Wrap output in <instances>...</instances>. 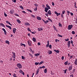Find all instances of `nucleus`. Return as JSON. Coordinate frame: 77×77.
<instances>
[{"label": "nucleus", "instance_id": "1", "mask_svg": "<svg viewBox=\"0 0 77 77\" xmlns=\"http://www.w3.org/2000/svg\"><path fill=\"white\" fill-rule=\"evenodd\" d=\"M17 66L19 68V69H21V68H22V66H21V64L20 63H17Z\"/></svg>", "mask_w": 77, "mask_h": 77}, {"label": "nucleus", "instance_id": "2", "mask_svg": "<svg viewBox=\"0 0 77 77\" xmlns=\"http://www.w3.org/2000/svg\"><path fill=\"white\" fill-rule=\"evenodd\" d=\"M72 27H73L72 25H69L68 26V30H71L72 28Z\"/></svg>", "mask_w": 77, "mask_h": 77}, {"label": "nucleus", "instance_id": "3", "mask_svg": "<svg viewBox=\"0 0 77 77\" xmlns=\"http://www.w3.org/2000/svg\"><path fill=\"white\" fill-rule=\"evenodd\" d=\"M54 13L55 14H56L57 15V17H58V16H59V15H60V13H57V11H55Z\"/></svg>", "mask_w": 77, "mask_h": 77}, {"label": "nucleus", "instance_id": "4", "mask_svg": "<svg viewBox=\"0 0 77 77\" xmlns=\"http://www.w3.org/2000/svg\"><path fill=\"white\" fill-rule=\"evenodd\" d=\"M72 68V65H71L69 68V71H71Z\"/></svg>", "mask_w": 77, "mask_h": 77}, {"label": "nucleus", "instance_id": "5", "mask_svg": "<svg viewBox=\"0 0 77 77\" xmlns=\"http://www.w3.org/2000/svg\"><path fill=\"white\" fill-rule=\"evenodd\" d=\"M19 72L23 74V75H24V73L21 70H19Z\"/></svg>", "mask_w": 77, "mask_h": 77}, {"label": "nucleus", "instance_id": "6", "mask_svg": "<svg viewBox=\"0 0 77 77\" xmlns=\"http://www.w3.org/2000/svg\"><path fill=\"white\" fill-rule=\"evenodd\" d=\"M70 44H71V41H69L67 43V45L68 47H70Z\"/></svg>", "mask_w": 77, "mask_h": 77}, {"label": "nucleus", "instance_id": "7", "mask_svg": "<svg viewBox=\"0 0 77 77\" xmlns=\"http://www.w3.org/2000/svg\"><path fill=\"white\" fill-rule=\"evenodd\" d=\"M49 9L48 8H47V7H46L45 9V12H47V11H48Z\"/></svg>", "mask_w": 77, "mask_h": 77}, {"label": "nucleus", "instance_id": "8", "mask_svg": "<svg viewBox=\"0 0 77 77\" xmlns=\"http://www.w3.org/2000/svg\"><path fill=\"white\" fill-rule=\"evenodd\" d=\"M42 20L45 23V24H47V23H48L49 22L48 20H46V21H45L44 19H42Z\"/></svg>", "mask_w": 77, "mask_h": 77}, {"label": "nucleus", "instance_id": "9", "mask_svg": "<svg viewBox=\"0 0 77 77\" xmlns=\"http://www.w3.org/2000/svg\"><path fill=\"white\" fill-rule=\"evenodd\" d=\"M2 30H3V31H4L5 35L7 34V33L6 32V30L5 29L3 28Z\"/></svg>", "mask_w": 77, "mask_h": 77}, {"label": "nucleus", "instance_id": "10", "mask_svg": "<svg viewBox=\"0 0 77 77\" xmlns=\"http://www.w3.org/2000/svg\"><path fill=\"white\" fill-rule=\"evenodd\" d=\"M10 12L12 14H14V10H10Z\"/></svg>", "mask_w": 77, "mask_h": 77}, {"label": "nucleus", "instance_id": "11", "mask_svg": "<svg viewBox=\"0 0 77 77\" xmlns=\"http://www.w3.org/2000/svg\"><path fill=\"white\" fill-rule=\"evenodd\" d=\"M17 30V29L16 28H14L13 30V32L14 33H15V32Z\"/></svg>", "mask_w": 77, "mask_h": 77}, {"label": "nucleus", "instance_id": "12", "mask_svg": "<svg viewBox=\"0 0 77 77\" xmlns=\"http://www.w3.org/2000/svg\"><path fill=\"white\" fill-rule=\"evenodd\" d=\"M28 44L29 46H31V41H28Z\"/></svg>", "mask_w": 77, "mask_h": 77}, {"label": "nucleus", "instance_id": "13", "mask_svg": "<svg viewBox=\"0 0 77 77\" xmlns=\"http://www.w3.org/2000/svg\"><path fill=\"white\" fill-rule=\"evenodd\" d=\"M24 24L26 26H30V24H29V23H28L27 22H26L24 23Z\"/></svg>", "mask_w": 77, "mask_h": 77}, {"label": "nucleus", "instance_id": "14", "mask_svg": "<svg viewBox=\"0 0 77 77\" xmlns=\"http://www.w3.org/2000/svg\"><path fill=\"white\" fill-rule=\"evenodd\" d=\"M6 27H8V28H9V29H10V30H12V28H11V26H9L8 25H6Z\"/></svg>", "mask_w": 77, "mask_h": 77}, {"label": "nucleus", "instance_id": "15", "mask_svg": "<svg viewBox=\"0 0 77 77\" xmlns=\"http://www.w3.org/2000/svg\"><path fill=\"white\" fill-rule=\"evenodd\" d=\"M42 30H43V29H42V27L40 28H38V31H42Z\"/></svg>", "mask_w": 77, "mask_h": 77}, {"label": "nucleus", "instance_id": "16", "mask_svg": "<svg viewBox=\"0 0 77 77\" xmlns=\"http://www.w3.org/2000/svg\"><path fill=\"white\" fill-rule=\"evenodd\" d=\"M12 56V57H13L14 59H15L16 56V55H15V53H14V54H13Z\"/></svg>", "mask_w": 77, "mask_h": 77}, {"label": "nucleus", "instance_id": "17", "mask_svg": "<svg viewBox=\"0 0 77 77\" xmlns=\"http://www.w3.org/2000/svg\"><path fill=\"white\" fill-rule=\"evenodd\" d=\"M37 19L38 20H41V18L39 17H37Z\"/></svg>", "mask_w": 77, "mask_h": 77}, {"label": "nucleus", "instance_id": "18", "mask_svg": "<svg viewBox=\"0 0 77 77\" xmlns=\"http://www.w3.org/2000/svg\"><path fill=\"white\" fill-rule=\"evenodd\" d=\"M48 14H49V15H51V11L50 10H49V11L48 12Z\"/></svg>", "mask_w": 77, "mask_h": 77}, {"label": "nucleus", "instance_id": "19", "mask_svg": "<svg viewBox=\"0 0 77 77\" xmlns=\"http://www.w3.org/2000/svg\"><path fill=\"white\" fill-rule=\"evenodd\" d=\"M46 6L47 8H48L49 9H50V6L48 4H46Z\"/></svg>", "mask_w": 77, "mask_h": 77}, {"label": "nucleus", "instance_id": "20", "mask_svg": "<svg viewBox=\"0 0 77 77\" xmlns=\"http://www.w3.org/2000/svg\"><path fill=\"white\" fill-rule=\"evenodd\" d=\"M6 23L7 24H9L10 25V26H12V24H11V23H10V22H9V21H6Z\"/></svg>", "mask_w": 77, "mask_h": 77}, {"label": "nucleus", "instance_id": "21", "mask_svg": "<svg viewBox=\"0 0 77 77\" xmlns=\"http://www.w3.org/2000/svg\"><path fill=\"white\" fill-rule=\"evenodd\" d=\"M75 65H77V59H76L75 61Z\"/></svg>", "mask_w": 77, "mask_h": 77}, {"label": "nucleus", "instance_id": "22", "mask_svg": "<svg viewBox=\"0 0 77 77\" xmlns=\"http://www.w3.org/2000/svg\"><path fill=\"white\" fill-rule=\"evenodd\" d=\"M40 54L39 53L35 54H34L35 56H39Z\"/></svg>", "mask_w": 77, "mask_h": 77}, {"label": "nucleus", "instance_id": "23", "mask_svg": "<svg viewBox=\"0 0 77 77\" xmlns=\"http://www.w3.org/2000/svg\"><path fill=\"white\" fill-rule=\"evenodd\" d=\"M16 21L17 22H18V23H19V24H20V23H21V21H20V20L17 19Z\"/></svg>", "mask_w": 77, "mask_h": 77}, {"label": "nucleus", "instance_id": "24", "mask_svg": "<svg viewBox=\"0 0 77 77\" xmlns=\"http://www.w3.org/2000/svg\"><path fill=\"white\" fill-rule=\"evenodd\" d=\"M39 69H38L37 70L36 73V75H38V72H39Z\"/></svg>", "mask_w": 77, "mask_h": 77}, {"label": "nucleus", "instance_id": "25", "mask_svg": "<svg viewBox=\"0 0 77 77\" xmlns=\"http://www.w3.org/2000/svg\"><path fill=\"white\" fill-rule=\"evenodd\" d=\"M44 61H41L39 64V65H41V64H42V63H44Z\"/></svg>", "mask_w": 77, "mask_h": 77}, {"label": "nucleus", "instance_id": "26", "mask_svg": "<svg viewBox=\"0 0 77 77\" xmlns=\"http://www.w3.org/2000/svg\"><path fill=\"white\" fill-rule=\"evenodd\" d=\"M32 40L34 42H36V38H35L33 37L32 38Z\"/></svg>", "mask_w": 77, "mask_h": 77}, {"label": "nucleus", "instance_id": "27", "mask_svg": "<svg viewBox=\"0 0 77 77\" xmlns=\"http://www.w3.org/2000/svg\"><path fill=\"white\" fill-rule=\"evenodd\" d=\"M6 44H9V41L8 40H6L5 42Z\"/></svg>", "mask_w": 77, "mask_h": 77}, {"label": "nucleus", "instance_id": "28", "mask_svg": "<svg viewBox=\"0 0 77 77\" xmlns=\"http://www.w3.org/2000/svg\"><path fill=\"white\" fill-rule=\"evenodd\" d=\"M53 27L55 30H56V31H57V30L56 29V27L54 26V25H53Z\"/></svg>", "mask_w": 77, "mask_h": 77}, {"label": "nucleus", "instance_id": "29", "mask_svg": "<svg viewBox=\"0 0 77 77\" xmlns=\"http://www.w3.org/2000/svg\"><path fill=\"white\" fill-rule=\"evenodd\" d=\"M23 46L24 47H25L26 46V45H25V44H23L22 43H21L20 44V46Z\"/></svg>", "mask_w": 77, "mask_h": 77}, {"label": "nucleus", "instance_id": "30", "mask_svg": "<svg viewBox=\"0 0 77 77\" xmlns=\"http://www.w3.org/2000/svg\"><path fill=\"white\" fill-rule=\"evenodd\" d=\"M54 51H55L56 53H59V51L58 50H54Z\"/></svg>", "mask_w": 77, "mask_h": 77}, {"label": "nucleus", "instance_id": "31", "mask_svg": "<svg viewBox=\"0 0 77 77\" xmlns=\"http://www.w3.org/2000/svg\"><path fill=\"white\" fill-rule=\"evenodd\" d=\"M0 26H3V27H5V25L2 23H0Z\"/></svg>", "mask_w": 77, "mask_h": 77}, {"label": "nucleus", "instance_id": "32", "mask_svg": "<svg viewBox=\"0 0 77 77\" xmlns=\"http://www.w3.org/2000/svg\"><path fill=\"white\" fill-rule=\"evenodd\" d=\"M44 71L45 73H47V69H45V70H44Z\"/></svg>", "mask_w": 77, "mask_h": 77}, {"label": "nucleus", "instance_id": "33", "mask_svg": "<svg viewBox=\"0 0 77 77\" xmlns=\"http://www.w3.org/2000/svg\"><path fill=\"white\" fill-rule=\"evenodd\" d=\"M22 59H23V60H25V59H26V58L24 56H22Z\"/></svg>", "mask_w": 77, "mask_h": 77}, {"label": "nucleus", "instance_id": "34", "mask_svg": "<svg viewBox=\"0 0 77 77\" xmlns=\"http://www.w3.org/2000/svg\"><path fill=\"white\" fill-rule=\"evenodd\" d=\"M59 26L60 27H62V24H60V23H59Z\"/></svg>", "mask_w": 77, "mask_h": 77}, {"label": "nucleus", "instance_id": "35", "mask_svg": "<svg viewBox=\"0 0 77 77\" xmlns=\"http://www.w3.org/2000/svg\"><path fill=\"white\" fill-rule=\"evenodd\" d=\"M13 76L14 77H18V76H17L16 75L15 73H14L13 74Z\"/></svg>", "mask_w": 77, "mask_h": 77}, {"label": "nucleus", "instance_id": "36", "mask_svg": "<svg viewBox=\"0 0 77 77\" xmlns=\"http://www.w3.org/2000/svg\"><path fill=\"white\" fill-rule=\"evenodd\" d=\"M27 11H28V12H31V13H32V11L30 10H29V9H27Z\"/></svg>", "mask_w": 77, "mask_h": 77}, {"label": "nucleus", "instance_id": "37", "mask_svg": "<svg viewBox=\"0 0 77 77\" xmlns=\"http://www.w3.org/2000/svg\"><path fill=\"white\" fill-rule=\"evenodd\" d=\"M64 64L65 65H67L68 64V61H67L64 63Z\"/></svg>", "mask_w": 77, "mask_h": 77}, {"label": "nucleus", "instance_id": "38", "mask_svg": "<svg viewBox=\"0 0 77 77\" xmlns=\"http://www.w3.org/2000/svg\"><path fill=\"white\" fill-rule=\"evenodd\" d=\"M58 37H61V38H62V37H63V36H62V35H60L59 34H58Z\"/></svg>", "mask_w": 77, "mask_h": 77}, {"label": "nucleus", "instance_id": "39", "mask_svg": "<svg viewBox=\"0 0 77 77\" xmlns=\"http://www.w3.org/2000/svg\"><path fill=\"white\" fill-rule=\"evenodd\" d=\"M48 20H49V21H51V22H53V21H52V20H51V19H50L49 18H48Z\"/></svg>", "mask_w": 77, "mask_h": 77}, {"label": "nucleus", "instance_id": "40", "mask_svg": "<svg viewBox=\"0 0 77 77\" xmlns=\"http://www.w3.org/2000/svg\"><path fill=\"white\" fill-rule=\"evenodd\" d=\"M19 7L20 8H22V9H24L23 7V6H20Z\"/></svg>", "mask_w": 77, "mask_h": 77}, {"label": "nucleus", "instance_id": "41", "mask_svg": "<svg viewBox=\"0 0 77 77\" xmlns=\"http://www.w3.org/2000/svg\"><path fill=\"white\" fill-rule=\"evenodd\" d=\"M39 62H38V63L35 62V65H38V64H39Z\"/></svg>", "mask_w": 77, "mask_h": 77}, {"label": "nucleus", "instance_id": "42", "mask_svg": "<svg viewBox=\"0 0 77 77\" xmlns=\"http://www.w3.org/2000/svg\"><path fill=\"white\" fill-rule=\"evenodd\" d=\"M52 53V51H49V54H51Z\"/></svg>", "mask_w": 77, "mask_h": 77}, {"label": "nucleus", "instance_id": "43", "mask_svg": "<svg viewBox=\"0 0 77 77\" xmlns=\"http://www.w3.org/2000/svg\"><path fill=\"white\" fill-rule=\"evenodd\" d=\"M27 30L29 31L30 32H32V31H31V30H30V28H28Z\"/></svg>", "mask_w": 77, "mask_h": 77}, {"label": "nucleus", "instance_id": "44", "mask_svg": "<svg viewBox=\"0 0 77 77\" xmlns=\"http://www.w3.org/2000/svg\"><path fill=\"white\" fill-rule=\"evenodd\" d=\"M31 17H32V18H35V16H34V15L32 14L31 15Z\"/></svg>", "mask_w": 77, "mask_h": 77}, {"label": "nucleus", "instance_id": "45", "mask_svg": "<svg viewBox=\"0 0 77 77\" xmlns=\"http://www.w3.org/2000/svg\"><path fill=\"white\" fill-rule=\"evenodd\" d=\"M34 6L36 7H37V6H38V5L36 4H34Z\"/></svg>", "mask_w": 77, "mask_h": 77}, {"label": "nucleus", "instance_id": "46", "mask_svg": "<svg viewBox=\"0 0 77 77\" xmlns=\"http://www.w3.org/2000/svg\"><path fill=\"white\" fill-rule=\"evenodd\" d=\"M66 71H67V69L64 70V74H66Z\"/></svg>", "mask_w": 77, "mask_h": 77}, {"label": "nucleus", "instance_id": "47", "mask_svg": "<svg viewBox=\"0 0 77 77\" xmlns=\"http://www.w3.org/2000/svg\"><path fill=\"white\" fill-rule=\"evenodd\" d=\"M65 10H64L62 11V14H65Z\"/></svg>", "mask_w": 77, "mask_h": 77}, {"label": "nucleus", "instance_id": "48", "mask_svg": "<svg viewBox=\"0 0 77 77\" xmlns=\"http://www.w3.org/2000/svg\"><path fill=\"white\" fill-rule=\"evenodd\" d=\"M12 1L13 2H14V3H16V0H13Z\"/></svg>", "mask_w": 77, "mask_h": 77}, {"label": "nucleus", "instance_id": "49", "mask_svg": "<svg viewBox=\"0 0 77 77\" xmlns=\"http://www.w3.org/2000/svg\"><path fill=\"white\" fill-rule=\"evenodd\" d=\"M49 47L50 48H51V45H50Z\"/></svg>", "mask_w": 77, "mask_h": 77}, {"label": "nucleus", "instance_id": "50", "mask_svg": "<svg viewBox=\"0 0 77 77\" xmlns=\"http://www.w3.org/2000/svg\"><path fill=\"white\" fill-rule=\"evenodd\" d=\"M72 33L73 34H75V32L74 31H73L72 32Z\"/></svg>", "mask_w": 77, "mask_h": 77}, {"label": "nucleus", "instance_id": "51", "mask_svg": "<svg viewBox=\"0 0 77 77\" xmlns=\"http://www.w3.org/2000/svg\"><path fill=\"white\" fill-rule=\"evenodd\" d=\"M4 15H5V17H7V15L5 13H4Z\"/></svg>", "mask_w": 77, "mask_h": 77}, {"label": "nucleus", "instance_id": "52", "mask_svg": "<svg viewBox=\"0 0 77 77\" xmlns=\"http://www.w3.org/2000/svg\"><path fill=\"white\" fill-rule=\"evenodd\" d=\"M38 45H41V43L40 42H38L37 44Z\"/></svg>", "mask_w": 77, "mask_h": 77}, {"label": "nucleus", "instance_id": "53", "mask_svg": "<svg viewBox=\"0 0 77 77\" xmlns=\"http://www.w3.org/2000/svg\"><path fill=\"white\" fill-rule=\"evenodd\" d=\"M66 41H69V38H67V39H65V40Z\"/></svg>", "mask_w": 77, "mask_h": 77}, {"label": "nucleus", "instance_id": "54", "mask_svg": "<svg viewBox=\"0 0 77 77\" xmlns=\"http://www.w3.org/2000/svg\"><path fill=\"white\" fill-rule=\"evenodd\" d=\"M15 15L17 16V17H19V15H18V14H15Z\"/></svg>", "mask_w": 77, "mask_h": 77}, {"label": "nucleus", "instance_id": "55", "mask_svg": "<svg viewBox=\"0 0 77 77\" xmlns=\"http://www.w3.org/2000/svg\"><path fill=\"white\" fill-rule=\"evenodd\" d=\"M48 46H49V44L48 43L47 45H46V47H48Z\"/></svg>", "mask_w": 77, "mask_h": 77}, {"label": "nucleus", "instance_id": "56", "mask_svg": "<svg viewBox=\"0 0 77 77\" xmlns=\"http://www.w3.org/2000/svg\"><path fill=\"white\" fill-rule=\"evenodd\" d=\"M37 7H35V9H34V11H37Z\"/></svg>", "mask_w": 77, "mask_h": 77}, {"label": "nucleus", "instance_id": "57", "mask_svg": "<svg viewBox=\"0 0 77 77\" xmlns=\"http://www.w3.org/2000/svg\"><path fill=\"white\" fill-rule=\"evenodd\" d=\"M71 43L72 44H73V41L72 40H71Z\"/></svg>", "mask_w": 77, "mask_h": 77}, {"label": "nucleus", "instance_id": "58", "mask_svg": "<svg viewBox=\"0 0 77 77\" xmlns=\"http://www.w3.org/2000/svg\"><path fill=\"white\" fill-rule=\"evenodd\" d=\"M71 15H72V16H73V13L71 12H70V13Z\"/></svg>", "mask_w": 77, "mask_h": 77}, {"label": "nucleus", "instance_id": "59", "mask_svg": "<svg viewBox=\"0 0 77 77\" xmlns=\"http://www.w3.org/2000/svg\"><path fill=\"white\" fill-rule=\"evenodd\" d=\"M52 6H54V3L53 2H52Z\"/></svg>", "mask_w": 77, "mask_h": 77}, {"label": "nucleus", "instance_id": "60", "mask_svg": "<svg viewBox=\"0 0 77 77\" xmlns=\"http://www.w3.org/2000/svg\"><path fill=\"white\" fill-rule=\"evenodd\" d=\"M55 41L56 42H57L58 41V40H57V39H56L55 40Z\"/></svg>", "mask_w": 77, "mask_h": 77}, {"label": "nucleus", "instance_id": "61", "mask_svg": "<svg viewBox=\"0 0 77 77\" xmlns=\"http://www.w3.org/2000/svg\"><path fill=\"white\" fill-rule=\"evenodd\" d=\"M67 12L68 14H70V12H69V11H67Z\"/></svg>", "mask_w": 77, "mask_h": 77}, {"label": "nucleus", "instance_id": "62", "mask_svg": "<svg viewBox=\"0 0 77 77\" xmlns=\"http://www.w3.org/2000/svg\"><path fill=\"white\" fill-rule=\"evenodd\" d=\"M22 12L23 13V14H26V13L24 11H22Z\"/></svg>", "mask_w": 77, "mask_h": 77}, {"label": "nucleus", "instance_id": "63", "mask_svg": "<svg viewBox=\"0 0 77 77\" xmlns=\"http://www.w3.org/2000/svg\"><path fill=\"white\" fill-rule=\"evenodd\" d=\"M45 15H46L47 17H48V13L46 14Z\"/></svg>", "mask_w": 77, "mask_h": 77}, {"label": "nucleus", "instance_id": "64", "mask_svg": "<svg viewBox=\"0 0 77 77\" xmlns=\"http://www.w3.org/2000/svg\"><path fill=\"white\" fill-rule=\"evenodd\" d=\"M75 23H77V17L76 18V21H75Z\"/></svg>", "mask_w": 77, "mask_h": 77}]
</instances>
